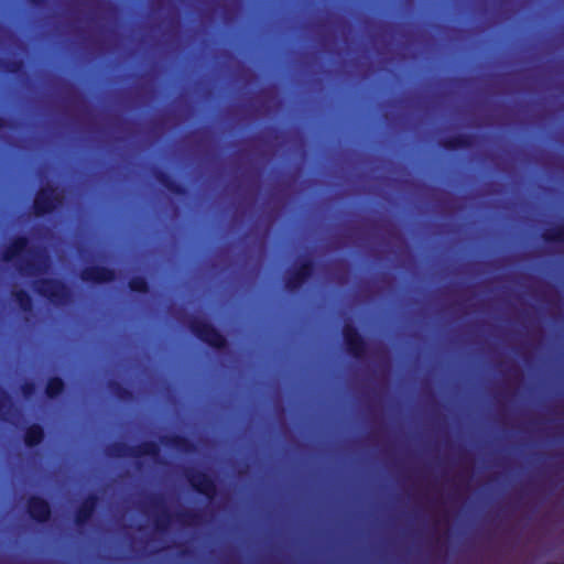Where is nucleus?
<instances>
[{
	"instance_id": "nucleus-1",
	"label": "nucleus",
	"mask_w": 564,
	"mask_h": 564,
	"mask_svg": "<svg viewBox=\"0 0 564 564\" xmlns=\"http://www.w3.org/2000/svg\"><path fill=\"white\" fill-rule=\"evenodd\" d=\"M20 284H0V286H19ZM35 292L45 296L55 307L67 306L70 302V286H84V284H28ZM156 284H85V286H123L133 292H147L150 286ZM172 286H257L258 284H171Z\"/></svg>"
},
{
	"instance_id": "nucleus-2",
	"label": "nucleus",
	"mask_w": 564,
	"mask_h": 564,
	"mask_svg": "<svg viewBox=\"0 0 564 564\" xmlns=\"http://www.w3.org/2000/svg\"><path fill=\"white\" fill-rule=\"evenodd\" d=\"M185 324L197 339L209 347L215 349H224L227 347L225 336L204 317L189 315L187 316Z\"/></svg>"
},
{
	"instance_id": "nucleus-3",
	"label": "nucleus",
	"mask_w": 564,
	"mask_h": 564,
	"mask_svg": "<svg viewBox=\"0 0 564 564\" xmlns=\"http://www.w3.org/2000/svg\"><path fill=\"white\" fill-rule=\"evenodd\" d=\"M341 335L347 352L357 360L364 359L367 352V343L358 329L352 324L345 323Z\"/></svg>"
},
{
	"instance_id": "nucleus-4",
	"label": "nucleus",
	"mask_w": 564,
	"mask_h": 564,
	"mask_svg": "<svg viewBox=\"0 0 564 564\" xmlns=\"http://www.w3.org/2000/svg\"><path fill=\"white\" fill-rule=\"evenodd\" d=\"M184 475L197 494L203 495L208 500H213L216 497L217 485L208 474L193 468H187Z\"/></svg>"
},
{
	"instance_id": "nucleus-5",
	"label": "nucleus",
	"mask_w": 564,
	"mask_h": 564,
	"mask_svg": "<svg viewBox=\"0 0 564 564\" xmlns=\"http://www.w3.org/2000/svg\"><path fill=\"white\" fill-rule=\"evenodd\" d=\"M26 512L37 523H46L52 517V509L47 500L32 495L26 500Z\"/></svg>"
},
{
	"instance_id": "nucleus-6",
	"label": "nucleus",
	"mask_w": 564,
	"mask_h": 564,
	"mask_svg": "<svg viewBox=\"0 0 564 564\" xmlns=\"http://www.w3.org/2000/svg\"><path fill=\"white\" fill-rule=\"evenodd\" d=\"M99 498L96 494L87 495L74 512V520L78 527L86 525L93 518Z\"/></svg>"
},
{
	"instance_id": "nucleus-7",
	"label": "nucleus",
	"mask_w": 564,
	"mask_h": 564,
	"mask_svg": "<svg viewBox=\"0 0 564 564\" xmlns=\"http://www.w3.org/2000/svg\"><path fill=\"white\" fill-rule=\"evenodd\" d=\"M150 507L158 511L154 517V525L160 531H165L171 524V516L160 496H152L149 500Z\"/></svg>"
},
{
	"instance_id": "nucleus-8",
	"label": "nucleus",
	"mask_w": 564,
	"mask_h": 564,
	"mask_svg": "<svg viewBox=\"0 0 564 564\" xmlns=\"http://www.w3.org/2000/svg\"><path fill=\"white\" fill-rule=\"evenodd\" d=\"M160 442L165 446L177 449L182 453H193L195 451L193 442L184 435H163L160 437Z\"/></svg>"
},
{
	"instance_id": "nucleus-9",
	"label": "nucleus",
	"mask_w": 564,
	"mask_h": 564,
	"mask_svg": "<svg viewBox=\"0 0 564 564\" xmlns=\"http://www.w3.org/2000/svg\"><path fill=\"white\" fill-rule=\"evenodd\" d=\"M18 414V410L14 406L10 394L0 387V420L10 422L11 419Z\"/></svg>"
},
{
	"instance_id": "nucleus-10",
	"label": "nucleus",
	"mask_w": 564,
	"mask_h": 564,
	"mask_svg": "<svg viewBox=\"0 0 564 564\" xmlns=\"http://www.w3.org/2000/svg\"><path fill=\"white\" fill-rule=\"evenodd\" d=\"M12 300L17 304V306L20 308V311L24 314L32 315L33 314V300L31 295L22 290H15L12 289Z\"/></svg>"
},
{
	"instance_id": "nucleus-11",
	"label": "nucleus",
	"mask_w": 564,
	"mask_h": 564,
	"mask_svg": "<svg viewBox=\"0 0 564 564\" xmlns=\"http://www.w3.org/2000/svg\"><path fill=\"white\" fill-rule=\"evenodd\" d=\"M159 456L160 446L153 441H144L133 446V458L151 457L156 459Z\"/></svg>"
},
{
	"instance_id": "nucleus-12",
	"label": "nucleus",
	"mask_w": 564,
	"mask_h": 564,
	"mask_svg": "<svg viewBox=\"0 0 564 564\" xmlns=\"http://www.w3.org/2000/svg\"><path fill=\"white\" fill-rule=\"evenodd\" d=\"M105 453L111 458H133V446L124 442H113L106 447Z\"/></svg>"
},
{
	"instance_id": "nucleus-13",
	"label": "nucleus",
	"mask_w": 564,
	"mask_h": 564,
	"mask_svg": "<svg viewBox=\"0 0 564 564\" xmlns=\"http://www.w3.org/2000/svg\"><path fill=\"white\" fill-rule=\"evenodd\" d=\"M44 436L43 427L33 423L24 430L23 440L28 447H35L43 442Z\"/></svg>"
},
{
	"instance_id": "nucleus-14",
	"label": "nucleus",
	"mask_w": 564,
	"mask_h": 564,
	"mask_svg": "<svg viewBox=\"0 0 564 564\" xmlns=\"http://www.w3.org/2000/svg\"><path fill=\"white\" fill-rule=\"evenodd\" d=\"M65 391V383L59 377H51L47 379L45 384V394L50 399H56L61 397Z\"/></svg>"
},
{
	"instance_id": "nucleus-15",
	"label": "nucleus",
	"mask_w": 564,
	"mask_h": 564,
	"mask_svg": "<svg viewBox=\"0 0 564 564\" xmlns=\"http://www.w3.org/2000/svg\"><path fill=\"white\" fill-rule=\"evenodd\" d=\"M107 387L110 393L121 401L132 399V392L117 380H109Z\"/></svg>"
},
{
	"instance_id": "nucleus-16",
	"label": "nucleus",
	"mask_w": 564,
	"mask_h": 564,
	"mask_svg": "<svg viewBox=\"0 0 564 564\" xmlns=\"http://www.w3.org/2000/svg\"><path fill=\"white\" fill-rule=\"evenodd\" d=\"M53 196H54V198H57L58 195L56 194L55 189H52V188L43 189L39 194V196L36 198V206L40 212H46L53 207V204L48 202V199Z\"/></svg>"
},
{
	"instance_id": "nucleus-17",
	"label": "nucleus",
	"mask_w": 564,
	"mask_h": 564,
	"mask_svg": "<svg viewBox=\"0 0 564 564\" xmlns=\"http://www.w3.org/2000/svg\"><path fill=\"white\" fill-rule=\"evenodd\" d=\"M176 521L182 525L196 524L200 521V513L192 510H184L175 516Z\"/></svg>"
},
{
	"instance_id": "nucleus-18",
	"label": "nucleus",
	"mask_w": 564,
	"mask_h": 564,
	"mask_svg": "<svg viewBox=\"0 0 564 564\" xmlns=\"http://www.w3.org/2000/svg\"><path fill=\"white\" fill-rule=\"evenodd\" d=\"M20 390H21V392H22V394L24 397L29 398V397L34 394V392H35V384L32 381H24L21 384Z\"/></svg>"
}]
</instances>
